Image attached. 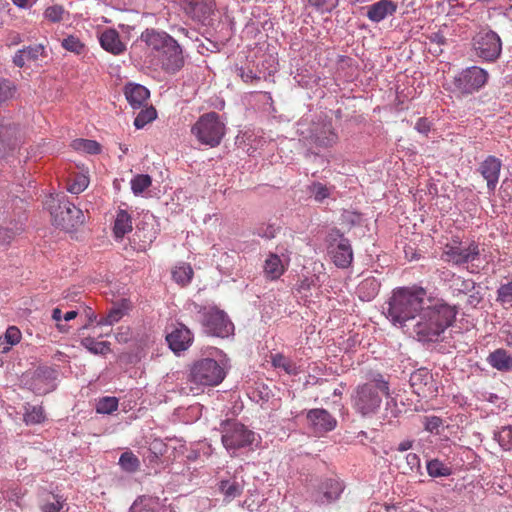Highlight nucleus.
<instances>
[{
  "instance_id": "obj_8",
  "label": "nucleus",
  "mask_w": 512,
  "mask_h": 512,
  "mask_svg": "<svg viewBox=\"0 0 512 512\" xmlns=\"http://www.w3.org/2000/svg\"><path fill=\"white\" fill-rule=\"evenodd\" d=\"M46 204L53 224L62 230L71 231L84 222L82 211L65 199L50 198Z\"/></svg>"
},
{
  "instance_id": "obj_20",
  "label": "nucleus",
  "mask_w": 512,
  "mask_h": 512,
  "mask_svg": "<svg viewBox=\"0 0 512 512\" xmlns=\"http://www.w3.org/2000/svg\"><path fill=\"white\" fill-rule=\"evenodd\" d=\"M397 10V4L392 0H379L370 5L367 10V17L372 22H380L387 16L393 15Z\"/></svg>"
},
{
  "instance_id": "obj_16",
  "label": "nucleus",
  "mask_w": 512,
  "mask_h": 512,
  "mask_svg": "<svg viewBox=\"0 0 512 512\" xmlns=\"http://www.w3.org/2000/svg\"><path fill=\"white\" fill-rule=\"evenodd\" d=\"M502 162L495 156H488L479 165L478 171L487 182L489 191H494L500 176Z\"/></svg>"
},
{
  "instance_id": "obj_61",
  "label": "nucleus",
  "mask_w": 512,
  "mask_h": 512,
  "mask_svg": "<svg viewBox=\"0 0 512 512\" xmlns=\"http://www.w3.org/2000/svg\"><path fill=\"white\" fill-rule=\"evenodd\" d=\"M36 0H12L13 4L19 8L31 7Z\"/></svg>"
},
{
  "instance_id": "obj_57",
  "label": "nucleus",
  "mask_w": 512,
  "mask_h": 512,
  "mask_svg": "<svg viewBox=\"0 0 512 512\" xmlns=\"http://www.w3.org/2000/svg\"><path fill=\"white\" fill-rule=\"evenodd\" d=\"M315 285L316 284H315L314 278L306 277L299 282L297 290L299 292H306V291H309L311 289V287L315 286Z\"/></svg>"
},
{
  "instance_id": "obj_30",
  "label": "nucleus",
  "mask_w": 512,
  "mask_h": 512,
  "mask_svg": "<svg viewBox=\"0 0 512 512\" xmlns=\"http://www.w3.org/2000/svg\"><path fill=\"white\" fill-rule=\"evenodd\" d=\"M271 363L273 367L282 369L289 375H296L298 373V368L295 362L281 353L272 354Z\"/></svg>"
},
{
  "instance_id": "obj_51",
  "label": "nucleus",
  "mask_w": 512,
  "mask_h": 512,
  "mask_svg": "<svg viewBox=\"0 0 512 512\" xmlns=\"http://www.w3.org/2000/svg\"><path fill=\"white\" fill-rule=\"evenodd\" d=\"M14 94V87L11 82L5 79H0V103L12 98Z\"/></svg>"
},
{
  "instance_id": "obj_59",
  "label": "nucleus",
  "mask_w": 512,
  "mask_h": 512,
  "mask_svg": "<svg viewBox=\"0 0 512 512\" xmlns=\"http://www.w3.org/2000/svg\"><path fill=\"white\" fill-rule=\"evenodd\" d=\"M28 59L26 58L25 54L22 52V50H19L15 56L13 57V63L17 66L22 68Z\"/></svg>"
},
{
  "instance_id": "obj_46",
  "label": "nucleus",
  "mask_w": 512,
  "mask_h": 512,
  "mask_svg": "<svg viewBox=\"0 0 512 512\" xmlns=\"http://www.w3.org/2000/svg\"><path fill=\"white\" fill-rule=\"evenodd\" d=\"M124 310L120 307L112 308L106 317L102 318L98 324L99 325H112L120 321V319L124 316Z\"/></svg>"
},
{
  "instance_id": "obj_26",
  "label": "nucleus",
  "mask_w": 512,
  "mask_h": 512,
  "mask_svg": "<svg viewBox=\"0 0 512 512\" xmlns=\"http://www.w3.org/2000/svg\"><path fill=\"white\" fill-rule=\"evenodd\" d=\"M380 290V283L375 277L365 278L357 287L360 299L369 301L376 297Z\"/></svg>"
},
{
  "instance_id": "obj_9",
  "label": "nucleus",
  "mask_w": 512,
  "mask_h": 512,
  "mask_svg": "<svg viewBox=\"0 0 512 512\" xmlns=\"http://www.w3.org/2000/svg\"><path fill=\"white\" fill-rule=\"evenodd\" d=\"M472 50L475 55L485 62H495L502 53L500 36L489 28H482L472 38Z\"/></svg>"
},
{
  "instance_id": "obj_41",
  "label": "nucleus",
  "mask_w": 512,
  "mask_h": 512,
  "mask_svg": "<svg viewBox=\"0 0 512 512\" xmlns=\"http://www.w3.org/2000/svg\"><path fill=\"white\" fill-rule=\"evenodd\" d=\"M157 116V112L153 107L142 109L134 120L137 129L143 128L146 124L153 121Z\"/></svg>"
},
{
  "instance_id": "obj_1",
  "label": "nucleus",
  "mask_w": 512,
  "mask_h": 512,
  "mask_svg": "<svg viewBox=\"0 0 512 512\" xmlns=\"http://www.w3.org/2000/svg\"><path fill=\"white\" fill-rule=\"evenodd\" d=\"M386 317L401 328L410 321L417 339L422 342L436 341L452 325L456 318L455 306L442 299L431 298L422 287H399L384 307Z\"/></svg>"
},
{
  "instance_id": "obj_27",
  "label": "nucleus",
  "mask_w": 512,
  "mask_h": 512,
  "mask_svg": "<svg viewBox=\"0 0 512 512\" xmlns=\"http://www.w3.org/2000/svg\"><path fill=\"white\" fill-rule=\"evenodd\" d=\"M218 489L224 495L226 501H231L239 497L244 490V486L236 479L221 480Z\"/></svg>"
},
{
  "instance_id": "obj_44",
  "label": "nucleus",
  "mask_w": 512,
  "mask_h": 512,
  "mask_svg": "<svg viewBox=\"0 0 512 512\" xmlns=\"http://www.w3.org/2000/svg\"><path fill=\"white\" fill-rule=\"evenodd\" d=\"M65 9L61 5H52L45 9L44 18L52 23H58L63 20Z\"/></svg>"
},
{
  "instance_id": "obj_7",
  "label": "nucleus",
  "mask_w": 512,
  "mask_h": 512,
  "mask_svg": "<svg viewBox=\"0 0 512 512\" xmlns=\"http://www.w3.org/2000/svg\"><path fill=\"white\" fill-rule=\"evenodd\" d=\"M224 368L212 358H202L195 361L190 367L188 380L197 388L217 386L225 378Z\"/></svg>"
},
{
  "instance_id": "obj_40",
  "label": "nucleus",
  "mask_w": 512,
  "mask_h": 512,
  "mask_svg": "<svg viewBox=\"0 0 512 512\" xmlns=\"http://www.w3.org/2000/svg\"><path fill=\"white\" fill-rule=\"evenodd\" d=\"M495 439L499 445L505 450L512 449V426L502 427L496 434Z\"/></svg>"
},
{
  "instance_id": "obj_42",
  "label": "nucleus",
  "mask_w": 512,
  "mask_h": 512,
  "mask_svg": "<svg viewBox=\"0 0 512 512\" xmlns=\"http://www.w3.org/2000/svg\"><path fill=\"white\" fill-rule=\"evenodd\" d=\"M61 45L65 50L77 55L81 54L85 48V45L80 41V39L74 35H69L64 38Z\"/></svg>"
},
{
  "instance_id": "obj_36",
  "label": "nucleus",
  "mask_w": 512,
  "mask_h": 512,
  "mask_svg": "<svg viewBox=\"0 0 512 512\" xmlns=\"http://www.w3.org/2000/svg\"><path fill=\"white\" fill-rule=\"evenodd\" d=\"M118 405V398L105 396L97 401L96 412L99 414H111L118 409Z\"/></svg>"
},
{
  "instance_id": "obj_54",
  "label": "nucleus",
  "mask_w": 512,
  "mask_h": 512,
  "mask_svg": "<svg viewBox=\"0 0 512 512\" xmlns=\"http://www.w3.org/2000/svg\"><path fill=\"white\" fill-rule=\"evenodd\" d=\"M13 239V233L7 228L0 229V249L6 248Z\"/></svg>"
},
{
  "instance_id": "obj_32",
  "label": "nucleus",
  "mask_w": 512,
  "mask_h": 512,
  "mask_svg": "<svg viewBox=\"0 0 512 512\" xmlns=\"http://www.w3.org/2000/svg\"><path fill=\"white\" fill-rule=\"evenodd\" d=\"M451 289L454 296L467 295L475 289V282L458 276L453 279Z\"/></svg>"
},
{
  "instance_id": "obj_64",
  "label": "nucleus",
  "mask_w": 512,
  "mask_h": 512,
  "mask_svg": "<svg viewBox=\"0 0 512 512\" xmlns=\"http://www.w3.org/2000/svg\"><path fill=\"white\" fill-rule=\"evenodd\" d=\"M77 315H78L77 311H74V310H72V311H68L67 313H65V314L63 315V319H64L65 321H70V320H72V319H75V318L77 317Z\"/></svg>"
},
{
  "instance_id": "obj_23",
  "label": "nucleus",
  "mask_w": 512,
  "mask_h": 512,
  "mask_svg": "<svg viewBox=\"0 0 512 512\" xmlns=\"http://www.w3.org/2000/svg\"><path fill=\"white\" fill-rule=\"evenodd\" d=\"M133 229L132 217L124 209H119L113 226V233L116 239H122L126 234L130 233Z\"/></svg>"
},
{
  "instance_id": "obj_5",
  "label": "nucleus",
  "mask_w": 512,
  "mask_h": 512,
  "mask_svg": "<svg viewBox=\"0 0 512 512\" xmlns=\"http://www.w3.org/2000/svg\"><path fill=\"white\" fill-rule=\"evenodd\" d=\"M191 133L197 140L209 147H216L225 135V124L216 112L205 113L192 126Z\"/></svg>"
},
{
  "instance_id": "obj_10",
  "label": "nucleus",
  "mask_w": 512,
  "mask_h": 512,
  "mask_svg": "<svg viewBox=\"0 0 512 512\" xmlns=\"http://www.w3.org/2000/svg\"><path fill=\"white\" fill-rule=\"evenodd\" d=\"M222 444L228 450L246 448L255 441V433L244 424L228 420L222 423Z\"/></svg>"
},
{
  "instance_id": "obj_39",
  "label": "nucleus",
  "mask_w": 512,
  "mask_h": 512,
  "mask_svg": "<svg viewBox=\"0 0 512 512\" xmlns=\"http://www.w3.org/2000/svg\"><path fill=\"white\" fill-rule=\"evenodd\" d=\"M152 184V179L147 174H139L131 180V189L135 195L141 194Z\"/></svg>"
},
{
  "instance_id": "obj_52",
  "label": "nucleus",
  "mask_w": 512,
  "mask_h": 512,
  "mask_svg": "<svg viewBox=\"0 0 512 512\" xmlns=\"http://www.w3.org/2000/svg\"><path fill=\"white\" fill-rule=\"evenodd\" d=\"M52 319L56 322V327L61 333H68L70 326L67 324L61 323L63 319L62 311L60 308H54L52 311Z\"/></svg>"
},
{
  "instance_id": "obj_63",
  "label": "nucleus",
  "mask_w": 512,
  "mask_h": 512,
  "mask_svg": "<svg viewBox=\"0 0 512 512\" xmlns=\"http://www.w3.org/2000/svg\"><path fill=\"white\" fill-rule=\"evenodd\" d=\"M412 447V442L411 441H403L399 444L398 446V450L399 451H407L409 450L410 448Z\"/></svg>"
},
{
  "instance_id": "obj_28",
  "label": "nucleus",
  "mask_w": 512,
  "mask_h": 512,
  "mask_svg": "<svg viewBox=\"0 0 512 512\" xmlns=\"http://www.w3.org/2000/svg\"><path fill=\"white\" fill-rule=\"evenodd\" d=\"M21 331L16 326H9L5 334L0 337V352L7 353L12 346L21 340Z\"/></svg>"
},
{
  "instance_id": "obj_14",
  "label": "nucleus",
  "mask_w": 512,
  "mask_h": 512,
  "mask_svg": "<svg viewBox=\"0 0 512 512\" xmlns=\"http://www.w3.org/2000/svg\"><path fill=\"white\" fill-rule=\"evenodd\" d=\"M184 11L193 20L206 23L215 11V0H183Z\"/></svg>"
},
{
  "instance_id": "obj_24",
  "label": "nucleus",
  "mask_w": 512,
  "mask_h": 512,
  "mask_svg": "<svg viewBox=\"0 0 512 512\" xmlns=\"http://www.w3.org/2000/svg\"><path fill=\"white\" fill-rule=\"evenodd\" d=\"M314 141L318 146L328 148L332 147L338 141V135L334 131L331 123H326L316 130Z\"/></svg>"
},
{
  "instance_id": "obj_62",
  "label": "nucleus",
  "mask_w": 512,
  "mask_h": 512,
  "mask_svg": "<svg viewBox=\"0 0 512 512\" xmlns=\"http://www.w3.org/2000/svg\"><path fill=\"white\" fill-rule=\"evenodd\" d=\"M431 42L443 45L446 41L445 37L440 33H433L430 37Z\"/></svg>"
},
{
  "instance_id": "obj_13",
  "label": "nucleus",
  "mask_w": 512,
  "mask_h": 512,
  "mask_svg": "<svg viewBox=\"0 0 512 512\" xmlns=\"http://www.w3.org/2000/svg\"><path fill=\"white\" fill-rule=\"evenodd\" d=\"M329 247L331 260L338 268H348L353 261V251L348 239L339 236Z\"/></svg>"
},
{
  "instance_id": "obj_55",
  "label": "nucleus",
  "mask_w": 512,
  "mask_h": 512,
  "mask_svg": "<svg viewBox=\"0 0 512 512\" xmlns=\"http://www.w3.org/2000/svg\"><path fill=\"white\" fill-rule=\"evenodd\" d=\"M415 129L419 133L427 135L431 129V123L428 121L427 118H419L418 121L416 122Z\"/></svg>"
},
{
  "instance_id": "obj_47",
  "label": "nucleus",
  "mask_w": 512,
  "mask_h": 512,
  "mask_svg": "<svg viewBox=\"0 0 512 512\" xmlns=\"http://www.w3.org/2000/svg\"><path fill=\"white\" fill-rule=\"evenodd\" d=\"M308 3L322 12H331L338 6L339 0H307Z\"/></svg>"
},
{
  "instance_id": "obj_15",
  "label": "nucleus",
  "mask_w": 512,
  "mask_h": 512,
  "mask_svg": "<svg viewBox=\"0 0 512 512\" xmlns=\"http://www.w3.org/2000/svg\"><path fill=\"white\" fill-rule=\"evenodd\" d=\"M310 428L316 434L332 431L337 424L336 419L325 409H312L307 413Z\"/></svg>"
},
{
  "instance_id": "obj_34",
  "label": "nucleus",
  "mask_w": 512,
  "mask_h": 512,
  "mask_svg": "<svg viewBox=\"0 0 512 512\" xmlns=\"http://www.w3.org/2000/svg\"><path fill=\"white\" fill-rule=\"evenodd\" d=\"M71 145L76 151L84 152L91 155L98 154L101 151L100 144L95 140L80 138L74 140Z\"/></svg>"
},
{
  "instance_id": "obj_33",
  "label": "nucleus",
  "mask_w": 512,
  "mask_h": 512,
  "mask_svg": "<svg viewBox=\"0 0 512 512\" xmlns=\"http://www.w3.org/2000/svg\"><path fill=\"white\" fill-rule=\"evenodd\" d=\"M45 420L44 409L40 405H27L25 407L24 421L26 424H40Z\"/></svg>"
},
{
  "instance_id": "obj_2",
  "label": "nucleus",
  "mask_w": 512,
  "mask_h": 512,
  "mask_svg": "<svg viewBox=\"0 0 512 512\" xmlns=\"http://www.w3.org/2000/svg\"><path fill=\"white\" fill-rule=\"evenodd\" d=\"M141 41L145 42L148 55L155 59L165 72L175 74L184 66L182 48L166 32L146 29L141 34Z\"/></svg>"
},
{
  "instance_id": "obj_58",
  "label": "nucleus",
  "mask_w": 512,
  "mask_h": 512,
  "mask_svg": "<svg viewBox=\"0 0 512 512\" xmlns=\"http://www.w3.org/2000/svg\"><path fill=\"white\" fill-rule=\"evenodd\" d=\"M502 341L509 347H512V328H502L500 330Z\"/></svg>"
},
{
  "instance_id": "obj_18",
  "label": "nucleus",
  "mask_w": 512,
  "mask_h": 512,
  "mask_svg": "<svg viewBox=\"0 0 512 512\" xmlns=\"http://www.w3.org/2000/svg\"><path fill=\"white\" fill-rule=\"evenodd\" d=\"M343 491L342 483L337 479H326L319 487L317 501L328 504L337 500Z\"/></svg>"
},
{
  "instance_id": "obj_12",
  "label": "nucleus",
  "mask_w": 512,
  "mask_h": 512,
  "mask_svg": "<svg viewBox=\"0 0 512 512\" xmlns=\"http://www.w3.org/2000/svg\"><path fill=\"white\" fill-rule=\"evenodd\" d=\"M410 385L413 392L423 399H431L437 396L438 388L430 371L420 368L410 376Z\"/></svg>"
},
{
  "instance_id": "obj_17",
  "label": "nucleus",
  "mask_w": 512,
  "mask_h": 512,
  "mask_svg": "<svg viewBox=\"0 0 512 512\" xmlns=\"http://www.w3.org/2000/svg\"><path fill=\"white\" fill-rule=\"evenodd\" d=\"M169 347L179 353L188 349L192 343L193 337L191 331L184 325L175 328L166 336Z\"/></svg>"
},
{
  "instance_id": "obj_4",
  "label": "nucleus",
  "mask_w": 512,
  "mask_h": 512,
  "mask_svg": "<svg viewBox=\"0 0 512 512\" xmlns=\"http://www.w3.org/2000/svg\"><path fill=\"white\" fill-rule=\"evenodd\" d=\"M192 307L207 335L225 338L233 334L234 325L223 310L217 307H202L195 303Z\"/></svg>"
},
{
  "instance_id": "obj_50",
  "label": "nucleus",
  "mask_w": 512,
  "mask_h": 512,
  "mask_svg": "<svg viewBox=\"0 0 512 512\" xmlns=\"http://www.w3.org/2000/svg\"><path fill=\"white\" fill-rule=\"evenodd\" d=\"M28 61L37 60L40 56L44 55L45 49L42 45L29 46L22 49Z\"/></svg>"
},
{
  "instance_id": "obj_49",
  "label": "nucleus",
  "mask_w": 512,
  "mask_h": 512,
  "mask_svg": "<svg viewBox=\"0 0 512 512\" xmlns=\"http://www.w3.org/2000/svg\"><path fill=\"white\" fill-rule=\"evenodd\" d=\"M497 300L502 303L512 302V280L499 287L497 291Z\"/></svg>"
},
{
  "instance_id": "obj_11",
  "label": "nucleus",
  "mask_w": 512,
  "mask_h": 512,
  "mask_svg": "<svg viewBox=\"0 0 512 512\" xmlns=\"http://www.w3.org/2000/svg\"><path fill=\"white\" fill-rule=\"evenodd\" d=\"M488 80L486 70L472 66L463 70L454 78L453 85L455 91L462 95L472 94L483 87Z\"/></svg>"
},
{
  "instance_id": "obj_3",
  "label": "nucleus",
  "mask_w": 512,
  "mask_h": 512,
  "mask_svg": "<svg viewBox=\"0 0 512 512\" xmlns=\"http://www.w3.org/2000/svg\"><path fill=\"white\" fill-rule=\"evenodd\" d=\"M390 394L389 383L381 375L357 386L352 395V406L362 416L375 414L382 403L383 397Z\"/></svg>"
},
{
  "instance_id": "obj_60",
  "label": "nucleus",
  "mask_w": 512,
  "mask_h": 512,
  "mask_svg": "<svg viewBox=\"0 0 512 512\" xmlns=\"http://www.w3.org/2000/svg\"><path fill=\"white\" fill-rule=\"evenodd\" d=\"M240 77L244 82H252L253 80H259L260 77L253 73L252 70L245 71L241 69Z\"/></svg>"
},
{
  "instance_id": "obj_43",
  "label": "nucleus",
  "mask_w": 512,
  "mask_h": 512,
  "mask_svg": "<svg viewBox=\"0 0 512 512\" xmlns=\"http://www.w3.org/2000/svg\"><path fill=\"white\" fill-rule=\"evenodd\" d=\"M89 185V178L83 174L76 175L68 183V191L72 194H79L83 192Z\"/></svg>"
},
{
  "instance_id": "obj_31",
  "label": "nucleus",
  "mask_w": 512,
  "mask_h": 512,
  "mask_svg": "<svg viewBox=\"0 0 512 512\" xmlns=\"http://www.w3.org/2000/svg\"><path fill=\"white\" fill-rule=\"evenodd\" d=\"M193 274L194 272L192 267L186 263L176 266L172 271L173 279L182 286H185L191 282Z\"/></svg>"
},
{
  "instance_id": "obj_21",
  "label": "nucleus",
  "mask_w": 512,
  "mask_h": 512,
  "mask_svg": "<svg viewBox=\"0 0 512 512\" xmlns=\"http://www.w3.org/2000/svg\"><path fill=\"white\" fill-rule=\"evenodd\" d=\"M124 94L129 104L135 109L143 106L150 96L149 90L140 84L126 85Z\"/></svg>"
},
{
  "instance_id": "obj_29",
  "label": "nucleus",
  "mask_w": 512,
  "mask_h": 512,
  "mask_svg": "<svg viewBox=\"0 0 512 512\" xmlns=\"http://www.w3.org/2000/svg\"><path fill=\"white\" fill-rule=\"evenodd\" d=\"M427 473L430 477H448L452 474V468L439 459H432L427 462Z\"/></svg>"
},
{
  "instance_id": "obj_48",
  "label": "nucleus",
  "mask_w": 512,
  "mask_h": 512,
  "mask_svg": "<svg viewBox=\"0 0 512 512\" xmlns=\"http://www.w3.org/2000/svg\"><path fill=\"white\" fill-rule=\"evenodd\" d=\"M54 501H45L40 504L42 512H59L63 508V500L58 495H52Z\"/></svg>"
},
{
  "instance_id": "obj_37",
  "label": "nucleus",
  "mask_w": 512,
  "mask_h": 512,
  "mask_svg": "<svg viewBox=\"0 0 512 512\" xmlns=\"http://www.w3.org/2000/svg\"><path fill=\"white\" fill-rule=\"evenodd\" d=\"M119 464L123 470L130 473L136 472L140 467L139 459L131 451H126L121 454Z\"/></svg>"
},
{
  "instance_id": "obj_6",
  "label": "nucleus",
  "mask_w": 512,
  "mask_h": 512,
  "mask_svg": "<svg viewBox=\"0 0 512 512\" xmlns=\"http://www.w3.org/2000/svg\"><path fill=\"white\" fill-rule=\"evenodd\" d=\"M480 255V246L476 241L472 240L463 244L460 239L456 237L444 245L441 259L456 266L471 263L472 268H479L474 262L479 259ZM471 271H474V269Z\"/></svg>"
},
{
  "instance_id": "obj_19",
  "label": "nucleus",
  "mask_w": 512,
  "mask_h": 512,
  "mask_svg": "<svg viewBox=\"0 0 512 512\" xmlns=\"http://www.w3.org/2000/svg\"><path fill=\"white\" fill-rule=\"evenodd\" d=\"M101 47L113 54L119 55L122 54L126 45L121 41L119 33L115 29H106L103 31L99 37Z\"/></svg>"
},
{
  "instance_id": "obj_53",
  "label": "nucleus",
  "mask_w": 512,
  "mask_h": 512,
  "mask_svg": "<svg viewBox=\"0 0 512 512\" xmlns=\"http://www.w3.org/2000/svg\"><path fill=\"white\" fill-rule=\"evenodd\" d=\"M442 425V420L437 416L425 417L424 427L427 431L433 433L437 432Z\"/></svg>"
},
{
  "instance_id": "obj_56",
  "label": "nucleus",
  "mask_w": 512,
  "mask_h": 512,
  "mask_svg": "<svg viewBox=\"0 0 512 512\" xmlns=\"http://www.w3.org/2000/svg\"><path fill=\"white\" fill-rule=\"evenodd\" d=\"M406 462L411 471L419 469L421 466L420 458L416 453H408L406 456Z\"/></svg>"
},
{
  "instance_id": "obj_25",
  "label": "nucleus",
  "mask_w": 512,
  "mask_h": 512,
  "mask_svg": "<svg viewBox=\"0 0 512 512\" xmlns=\"http://www.w3.org/2000/svg\"><path fill=\"white\" fill-rule=\"evenodd\" d=\"M285 267L281 258L274 253L268 255L264 263V273L267 278L275 280L284 273Z\"/></svg>"
},
{
  "instance_id": "obj_22",
  "label": "nucleus",
  "mask_w": 512,
  "mask_h": 512,
  "mask_svg": "<svg viewBox=\"0 0 512 512\" xmlns=\"http://www.w3.org/2000/svg\"><path fill=\"white\" fill-rule=\"evenodd\" d=\"M487 363L500 372L512 371V356L504 348H498L487 357Z\"/></svg>"
},
{
  "instance_id": "obj_35",
  "label": "nucleus",
  "mask_w": 512,
  "mask_h": 512,
  "mask_svg": "<svg viewBox=\"0 0 512 512\" xmlns=\"http://www.w3.org/2000/svg\"><path fill=\"white\" fill-rule=\"evenodd\" d=\"M332 189H334L333 186L328 187L321 182H313L308 187V191L313 196L314 200L319 203L323 202L331 195Z\"/></svg>"
},
{
  "instance_id": "obj_45",
  "label": "nucleus",
  "mask_w": 512,
  "mask_h": 512,
  "mask_svg": "<svg viewBox=\"0 0 512 512\" xmlns=\"http://www.w3.org/2000/svg\"><path fill=\"white\" fill-rule=\"evenodd\" d=\"M17 133V127L10 123L0 121V142L3 144L9 143Z\"/></svg>"
},
{
  "instance_id": "obj_38",
  "label": "nucleus",
  "mask_w": 512,
  "mask_h": 512,
  "mask_svg": "<svg viewBox=\"0 0 512 512\" xmlns=\"http://www.w3.org/2000/svg\"><path fill=\"white\" fill-rule=\"evenodd\" d=\"M82 345L94 354H106L110 351V344L105 341H96L92 337H86L82 340Z\"/></svg>"
}]
</instances>
